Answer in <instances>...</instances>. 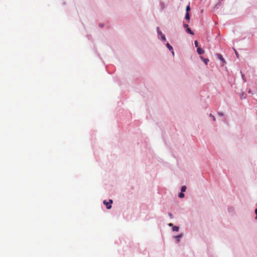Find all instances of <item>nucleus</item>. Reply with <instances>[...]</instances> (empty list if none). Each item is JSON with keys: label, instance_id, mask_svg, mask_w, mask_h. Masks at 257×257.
Returning <instances> with one entry per match:
<instances>
[{"label": "nucleus", "instance_id": "obj_12", "mask_svg": "<svg viewBox=\"0 0 257 257\" xmlns=\"http://www.w3.org/2000/svg\"><path fill=\"white\" fill-rule=\"evenodd\" d=\"M194 44H195V45L196 47H197V48L199 47H198V43L197 41H195L194 42Z\"/></svg>", "mask_w": 257, "mask_h": 257}, {"label": "nucleus", "instance_id": "obj_7", "mask_svg": "<svg viewBox=\"0 0 257 257\" xmlns=\"http://www.w3.org/2000/svg\"><path fill=\"white\" fill-rule=\"evenodd\" d=\"M185 19L189 20L190 19V16L189 13H186L185 15Z\"/></svg>", "mask_w": 257, "mask_h": 257}, {"label": "nucleus", "instance_id": "obj_13", "mask_svg": "<svg viewBox=\"0 0 257 257\" xmlns=\"http://www.w3.org/2000/svg\"><path fill=\"white\" fill-rule=\"evenodd\" d=\"M190 7H189V6H188L186 7V11L187 13H188V12L190 11Z\"/></svg>", "mask_w": 257, "mask_h": 257}, {"label": "nucleus", "instance_id": "obj_21", "mask_svg": "<svg viewBox=\"0 0 257 257\" xmlns=\"http://www.w3.org/2000/svg\"><path fill=\"white\" fill-rule=\"evenodd\" d=\"M169 226H173V224H172V223H170L169 224Z\"/></svg>", "mask_w": 257, "mask_h": 257}, {"label": "nucleus", "instance_id": "obj_11", "mask_svg": "<svg viewBox=\"0 0 257 257\" xmlns=\"http://www.w3.org/2000/svg\"><path fill=\"white\" fill-rule=\"evenodd\" d=\"M201 58L203 60L204 63L206 64H207V63L209 61V60L208 59H204L202 57H201Z\"/></svg>", "mask_w": 257, "mask_h": 257}, {"label": "nucleus", "instance_id": "obj_10", "mask_svg": "<svg viewBox=\"0 0 257 257\" xmlns=\"http://www.w3.org/2000/svg\"><path fill=\"white\" fill-rule=\"evenodd\" d=\"M182 234L179 235L178 236H175V238H176L177 240L178 241H179L180 237H181Z\"/></svg>", "mask_w": 257, "mask_h": 257}, {"label": "nucleus", "instance_id": "obj_14", "mask_svg": "<svg viewBox=\"0 0 257 257\" xmlns=\"http://www.w3.org/2000/svg\"><path fill=\"white\" fill-rule=\"evenodd\" d=\"M210 116H211V117L213 118V120L214 121H215V116H213V115H212L211 114H210Z\"/></svg>", "mask_w": 257, "mask_h": 257}, {"label": "nucleus", "instance_id": "obj_1", "mask_svg": "<svg viewBox=\"0 0 257 257\" xmlns=\"http://www.w3.org/2000/svg\"><path fill=\"white\" fill-rule=\"evenodd\" d=\"M113 201L112 200L110 199L109 200V202H107L106 200L103 201V203L106 205V208L108 209H109L111 208V204L112 203Z\"/></svg>", "mask_w": 257, "mask_h": 257}, {"label": "nucleus", "instance_id": "obj_19", "mask_svg": "<svg viewBox=\"0 0 257 257\" xmlns=\"http://www.w3.org/2000/svg\"><path fill=\"white\" fill-rule=\"evenodd\" d=\"M235 54L236 55V56L238 57V53H237V52L235 50Z\"/></svg>", "mask_w": 257, "mask_h": 257}, {"label": "nucleus", "instance_id": "obj_3", "mask_svg": "<svg viewBox=\"0 0 257 257\" xmlns=\"http://www.w3.org/2000/svg\"><path fill=\"white\" fill-rule=\"evenodd\" d=\"M167 47H168V48L170 50L172 51V53L173 55H174V52H173V48H172V46H171L169 43H167Z\"/></svg>", "mask_w": 257, "mask_h": 257}, {"label": "nucleus", "instance_id": "obj_5", "mask_svg": "<svg viewBox=\"0 0 257 257\" xmlns=\"http://www.w3.org/2000/svg\"><path fill=\"white\" fill-rule=\"evenodd\" d=\"M186 31L188 33H189L191 35H194V33H193V32L191 31V30L189 28H187V29H186Z\"/></svg>", "mask_w": 257, "mask_h": 257}, {"label": "nucleus", "instance_id": "obj_17", "mask_svg": "<svg viewBox=\"0 0 257 257\" xmlns=\"http://www.w3.org/2000/svg\"><path fill=\"white\" fill-rule=\"evenodd\" d=\"M169 215L170 216V217L171 218H173V215H172V213H169Z\"/></svg>", "mask_w": 257, "mask_h": 257}, {"label": "nucleus", "instance_id": "obj_15", "mask_svg": "<svg viewBox=\"0 0 257 257\" xmlns=\"http://www.w3.org/2000/svg\"><path fill=\"white\" fill-rule=\"evenodd\" d=\"M255 213L256 214L255 219H257V208L255 210Z\"/></svg>", "mask_w": 257, "mask_h": 257}, {"label": "nucleus", "instance_id": "obj_18", "mask_svg": "<svg viewBox=\"0 0 257 257\" xmlns=\"http://www.w3.org/2000/svg\"><path fill=\"white\" fill-rule=\"evenodd\" d=\"M219 58L220 60L223 59L222 56L221 55H219Z\"/></svg>", "mask_w": 257, "mask_h": 257}, {"label": "nucleus", "instance_id": "obj_20", "mask_svg": "<svg viewBox=\"0 0 257 257\" xmlns=\"http://www.w3.org/2000/svg\"><path fill=\"white\" fill-rule=\"evenodd\" d=\"M218 114L220 115H223V114L222 113H218Z\"/></svg>", "mask_w": 257, "mask_h": 257}, {"label": "nucleus", "instance_id": "obj_8", "mask_svg": "<svg viewBox=\"0 0 257 257\" xmlns=\"http://www.w3.org/2000/svg\"><path fill=\"white\" fill-rule=\"evenodd\" d=\"M179 197L181 198H183L184 197V194L182 192H181V193H179Z\"/></svg>", "mask_w": 257, "mask_h": 257}, {"label": "nucleus", "instance_id": "obj_9", "mask_svg": "<svg viewBox=\"0 0 257 257\" xmlns=\"http://www.w3.org/2000/svg\"><path fill=\"white\" fill-rule=\"evenodd\" d=\"M186 190V187L185 186H183L181 188V192H185Z\"/></svg>", "mask_w": 257, "mask_h": 257}, {"label": "nucleus", "instance_id": "obj_2", "mask_svg": "<svg viewBox=\"0 0 257 257\" xmlns=\"http://www.w3.org/2000/svg\"><path fill=\"white\" fill-rule=\"evenodd\" d=\"M197 53L199 54H202L204 53V50H203L202 49H201L200 47H198L197 49Z\"/></svg>", "mask_w": 257, "mask_h": 257}, {"label": "nucleus", "instance_id": "obj_4", "mask_svg": "<svg viewBox=\"0 0 257 257\" xmlns=\"http://www.w3.org/2000/svg\"><path fill=\"white\" fill-rule=\"evenodd\" d=\"M157 29L158 33L161 35L162 39H163V40L165 41L166 40L165 36L163 35L161 32H159V28H158Z\"/></svg>", "mask_w": 257, "mask_h": 257}, {"label": "nucleus", "instance_id": "obj_6", "mask_svg": "<svg viewBox=\"0 0 257 257\" xmlns=\"http://www.w3.org/2000/svg\"><path fill=\"white\" fill-rule=\"evenodd\" d=\"M173 230L174 231H178L179 230V227L178 226H174L173 227Z\"/></svg>", "mask_w": 257, "mask_h": 257}, {"label": "nucleus", "instance_id": "obj_16", "mask_svg": "<svg viewBox=\"0 0 257 257\" xmlns=\"http://www.w3.org/2000/svg\"><path fill=\"white\" fill-rule=\"evenodd\" d=\"M183 26H184V27L185 28H186L187 29V28H189V27H188V25L187 24H184Z\"/></svg>", "mask_w": 257, "mask_h": 257}]
</instances>
